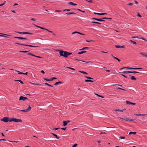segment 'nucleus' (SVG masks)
Masks as SVG:
<instances>
[{
	"mask_svg": "<svg viewBox=\"0 0 147 147\" xmlns=\"http://www.w3.org/2000/svg\"><path fill=\"white\" fill-rule=\"evenodd\" d=\"M56 51L59 52L60 56H63L65 58L68 57L67 56L70 55L72 53H69L61 50H57Z\"/></svg>",
	"mask_w": 147,
	"mask_h": 147,
	"instance_id": "obj_1",
	"label": "nucleus"
},
{
	"mask_svg": "<svg viewBox=\"0 0 147 147\" xmlns=\"http://www.w3.org/2000/svg\"><path fill=\"white\" fill-rule=\"evenodd\" d=\"M1 121H3L5 122H7L8 121L11 122L10 121L11 119H9L8 117H4L3 119H1Z\"/></svg>",
	"mask_w": 147,
	"mask_h": 147,
	"instance_id": "obj_2",
	"label": "nucleus"
},
{
	"mask_svg": "<svg viewBox=\"0 0 147 147\" xmlns=\"http://www.w3.org/2000/svg\"><path fill=\"white\" fill-rule=\"evenodd\" d=\"M11 121H14L16 122H21L22 120L20 119H18L12 117L11 119Z\"/></svg>",
	"mask_w": 147,
	"mask_h": 147,
	"instance_id": "obj_3",
	"label": "nucleus"
},
{
	"mask_svg": "<svg viewBox=\"0 0 147 147\" xmlns=\"http://www.w3.org/2000/svg\"><path fill=\"white\" fill-rule=\"evenodd\" d=\"M15 43L18 44V45H22V46H25L30 47H39L37 46H32V45H30L24 44H22L21 43H17V42H16Z\"/></svg>",
	"mask_w": 147,
	"mask_h": 147,
	"instance_id": "obj_4",
	"label": "nucleus"
},
{
	"mask_svg": "<svg viewBox=\"0 0 147 147\" xmlns=\"http://www.w3.org/2000/svg\"><path fill=\"white\" fill-rule=\"evenodd\" d=\"M118 118H120L121 119H123L124 120L128 121H131L134 120V119H128L126 117H125L124 118H121L120 117H118Z\"/></svg>",
	"mask_w": 147,
	"mask_h": 147,
	"instance_id": "obj_5",
	"label": "nucleus"
},
{
	"mask_svg": "<svg viewBox=\"0 0 147 147\" xmlns=\"http://www.w3.org/2000/svg\"><path fill=\"white\" fill-rule=\"evenodd\" d=\"M15 32L17 33H18L20 34H32L33 33H29L28 32Z\"/></svg>",
	"mask_w": 147,
	"mask_h": 147,
	"instance_id": "obj_6",
	"label": "nucleus"
},
{
	"mask_svg": "<svg viewBox=\"0 0 147 147\" xmlns=\"http://www.w3.org/2000/svg\"><path fill=\"white\" fill-rule=\"evenodd\" d=\"M28 100V98L26 97H24L23 96H20V97L19 100Z\"/></svg>",
	"mask_w": 147,
	"mask_h": 147,
	"instance_id": "obj_7",
	"label": "nucleus"
},
{
	"mask_svg": "<svg viewBox=\"0 0 147 147\" xmlns=\"http://www.w3.org/2000/svg\"><path fill=\"white\" fill-rule=\"evenodd\" d=\"M14 38H16L18 39H19L21 40H27L28 39L26 38H23L22 37H17V36H14L13 37Z\"/></svg>",
	"mask_w": 147,
	"mask_h": 147,
	"instance_id": "obj_8",
	"label": "nucleus"
},
{
	"mask_svg": "<svg viewBox=\"0 0 147 147\" xmlns=\"http://www.w3.org/2000/svg\"><path fill=\"white\" fill-rule=\"evenodd\" d=\"M27 54L28 55H31V56H34L35 57H37V58H41V59L42 58V57H40L39 56H37L31 53H28Z\"/></svg>",
	"mask_w": 147,
	"mask_h": 147,
	"instance_id": "obj_9",
	"label": "nucleus"
},
{
	"mask_svg": "<svg viewBox=\"0 0 147 147\" xmlns=\"http://www.w3.org/2000/svg\"><path fill=\"white\" fill-rule=\"evenodd\" d=\"M92 19L95 20H96L97 21H100V22H101V21L105 22V20H102V19H98V18H92Z\"/></svg>",
	"mask_w": 147,
	"mask_h": 147,
	"instance_id": "obj_10",
	"label": "nucleus"
},
{
	"mask_svg": "<svg viewBox=\"0 0 147 147\" xmlns=\"http://www.w3.org/2000/svg\"><path fill=\"white\" fill-rule=\"evenodd\" d=\"M38 28H41V29H42L43 30H46L47 31H48V32H51V33H52L53 32L52 31H51L49 30H48V29H46V28H43V27H40V26H39Z\"/></svg>",
	"mask_w": 147,
	"mask_h": 147,
	"instance_id": "obj_11",
	"label": "nucleus"
},
{
	"mask_svg": "<svg viewBox=\"0 0 147 147\" xmlns=\"http://www.w3.org/2000/svg\"><path fill=\"white\" fill-rule=\"evenodd\" d=\"M75 33H78V34H81V35H85V34H83V33H80V32H77V31H75V32H73L72 33V34H75Z\"/></svg>",
	"mask_w": 147,
	"mask_h": 147,
	"instance_id": "obj_12",
	"label": "nucleus"
},
{
	"mask_svg": "<svg viewBox=\"0 0 147 147\" xmlns=\"http://www.w3.org/2000/svg\"><path fill=\"white\" fill-rule=\"evenodd\" d=\"M119 73H123V74H128V73H131V71H123L122 72H119Z\"/></svg>",
	"mask_w": 147,
	"mask_h": 147,
	"instance_id": "obj_13",
	"label": "nucleus"
},
{
	"mask_svg": "<svg viewBox=\"0 0 147 147\" xmlns=\"http://www.w3.org/2000/svg\"><path fill=\"white\" fill-rule=\"evenodd\" d=\"M94 13L95 14H97V15H105V14H107V13H96V12H94Z\"/></svg>",
	"mask_w": 147,
	"mask_h": 147,
	"instance_id": "obj_14",
	"label": "nucleus"
},
{
	"mask_svg": "<svg viewBox=\"0 0 147 147\" xmlns=\"http://www.w3.org/2000/svg\"><path fill=\"white\" fill-rule=\"evenodd\" d=\"M134 115L137 116H144L146 115L145 114H134Z\"/></svg>",
	"mask_w": 147,
	"mask_h": 147,
	"instance_id": "obj_15",
	"label": "nucleus"
},
{
	"mask_svg": "<svg viewBox=\"0 0 147 147\" xmlns=\"http://www.w3.org/2000/svg\"><path fill=\"white\" fill-rule=\"evenodd\" d=\"M62 83L61 81H59L58 82H56L54 84V85H57L59 84H62Z\"/></svg>",
	"mask_w": 147,
	"mask_h": 147,
	"instance_id": "obj_16",
	"label": "nucleus"
},
{
	"mask_svg": "<svg viewBox=\"0 0 147 147\" xmlns=\"http://www.w3.org/2000/svg\"><path fill=\"white\" fill-rule=\"evenodd\" d=\"M129 76L130 77L131 79V80H136V78L135 77H134V76H131V75H129Z\"/></svg>",
	"mask_w": 147,
	"mask_h": 147,
	"instance_id": "obj_17",
	"label": "nucleus"
},
{
	"mask_svg": "<svg viewBox=\"0 0 147 147\" xmlns=\"http://www.w3.org/2000/svg\"><path fill=\"white\" fill-rule=\"evenodd\" d=\"M86 52V51H82L80 52H78V54L79 55L81 54L84 53H85Z\"/></svg>",
	"mask_w": 147,
	"mask_h": 147,
	"instance_id": "obj_18",
	"label": "nucleus"
},
{
	"mask_svg": "<svg viewBox=\"0 0 147 147\" xmlns=\"http://www.w3.org/2000/svg\"><path fill=\"white\" fill-rule=\"evenodd\" d=\"M71 14H76V13L74 12H68L66 13L67 15H69Z\"/></svg>",
	"mask_w": 147,
	"mask_h": 147,
	"instance_id": "obj_19",
	"label": "nucleus"
},
{
	"mask_svg": "<svg viewBox=\"0 0 147 147\" xmlns=\"http://www.w3.org/2000/svg\"><path fill=\"white\" fill-rule=\"evenodd\" d=\"M85 81L86 82H93V81L91 80H85Z\"/></svg>",
	"mask_w": 147,
	"mask_h": 147,
	"instance_id": "obj_20",
	"label": "nucleus"
},
{
	"mask_svg": "<svg viewBox=\"0 0 147 147\" xmlns=\"http://www.w3.org/2000/svg\"><path fill=\"white\" fill-rule=\"evenodd\" d=\"M51 134H53V135L55 137V138L57 139H59V137H58L57 135L53 133H51Z\"/></svg>",
	"mask_w": 147,
	"mask_h": 147,
	"instance_id": "obj_21",
	"label": "nucleus"
},
{
	"mask_svg": "<svg viewBox=\"0 0 147 147\" xmlns=\"http://www.w3.org/2000/svg\"><path fill=\"white\" fill-rule=\"evenodd\" d=\"M15 81H18L21 84H23L24 83L23 82L21 81V80H14Z\"/></svg>",
	"mask_w": 147,
	"mask_h": 147,
	"instance_id": "obj_22",
	"label": "nucleus"
},
{
	"mask_svg": "<svg viewBox=\"0 0 147 147\" xmlns=\"http://www.w3.org/2000/svg\"><path fill=\"white\" fill-rule=\"evenodd\" d=\"M27 72H26V73H23V72H18V74H23L24 75H27Z\"/></svg>",
	"mask_w": 147,
	"mask_h": 147,
	"instance_id": "obj_23",
	"label": "nucleus"
},
{
	"mask_svg": "<svg viewBox=\"0 0 147 147\" xmlns=\"http://www.w3.org/2000/svg\"><path fill=\"white\" fill-rule=\"evenodd\" d=\"M114 111H120L121 112L123 111V110H120L119 109H116Z\"/></svg>",
	"mask_w": 147,
	"mask_h": 147,
	"instance_id": "obj_24",
	"label": "nucleus"
},
{
	"mask_svg": "<svg viewBox=\"0 0 147 147\" xmlns=\"http://www.w3.org/2000/svg\"><path fill=\"white\" fill-rule=\"evenodd\" d=\"M63 126H66L67 124V121H63Z\"/></svg>",
	"mask_w": 147,
	"mask_h": 147,
	"instance_id": "obj_25",
	"label": "nucleus"
},
{
	"mask_svg": "<svg viewBox=\"0 0 147 147\" xmlns=\"http://www.w3.org/2000/svg\"><path fill=\"white\" fill-rule=\"evenodd\" d=\"M136 132H134L131 131V132H130L129 133V135H131V134H136Z\"/></svg>",
	"mask_w": 147,
	"mask_h": 147,
	"instance_id": "obj_26",
	"label": "nucleus"
},
{
	"mask_svg": "<svg viewBox=\"0 0 147 147\" xmlns=\"http://www.w3.org/2000/svg\"><path fill=\"white\" fill-rule=\"evenodd\" d=\"M28 52H29L28 51H19V52H22V53H27Z\"/></svg>",
	"mask_w": 147,
	"mask_h": 147,
	"instance_id": "obj_27",
	"label": "nucleus"
},
{
	"mask_svg": "<svg viewBox=\"0 0 147 147\" xmlns=\"http://www.w3.org/2000/svg\"><path fill=\"white\" fill-rule=\"evenodd\" d=\"M79 72H81V73H83L84 74H88V73L85 72H84V71H79Z\"/></svg>",
	"mask_w": 147,
	"mask_h": 147,
	"instance_id": "obj_28",
	"label": "nucleus"
},
{
	"mask_svg": "<svg viewBox=\"0 0 147 147\" xmlns=\"http://www.w3.org/2000/svg\"><path fill=\"white\" fill-rule=\"evenodd\" d=\"M130 42L133 43L134 44L136 45V42L134 41L131 40H130Z\"/></svg>",
	"mask_w": 147,
	"mask_h": 147,
	"instance_id": "obj_29",
	"label": "nucleus"
},
{
	"mask_svg": "<svg viewBox=\"0 0 147 147\" xmlns=\"http://www.w3.org/2000/svg\"><path fill=\"white\" fill-rule=\"evenodd\" d=\"M126 102L127 103V104H130V105H132V103L131 102L128 101H127V100L126 101Z\"/></svg>",
	"mask_w": 147,
	"mask_h": 147,
	"instance_id": "obj_30",
	"label": "nucleus"
},
{
	"mask_svg": "<svg viewBox=\"0 0 147 147\" xmlns=\"http://www.w3.org/2000/svg\"><path fill=\"white\" fill-rule=\"evenodd\" d=\"M31 107H30V105H29L28 107L26 109L28 112L31 109Z\"/></svg>",
	"mask_w": 147,
	"mask_h": 147,
	"instance_id": "obj_31",
	"label": "nucleus"
},
{
	"mask_svg": "<svg viewBox=\"0 0 147 147\" xmlns=\"http://www.w3.org/2000/svg\"><path fill=\"white\" fill-rule=\"evenodd\" d=\"M113 57L115 59H117L119 62H120V61H121V60L120 59H119L118 58L116 57H115L114 56H113Z\"/></svg>",
	"mask_w": 147,
	"mask_h": 147,
	"instance_id": "obj_32",
	"label": "nucleus"
},
{
	"mask_svg": "<svg viewBox=\"0 0 147 147\" xmlns=\"http://www.w3.org/2000/svg\"><path fill=\"white\" fill-rule=\"evenodd\" d=\"M92 23H95V24H101V23H100L98 22H96L93 21V22H92Z\"/></svg>",
	"mask_w": 147,
	"mask_h": 147,
	"instance_id": "obj_33",
	"label": "nucleus"
},
{
	"mask_svg": "<svg viewBox=\"0 0 147 147\" xmlns=\"http://www.w3.org/2000/svg\"><path fill=\"white\" fill-rule=\"evenodd\" d=\"M140 54H141V55H142V56H144V57H146V53H143L142 52H141L140 53Z\"/></svg>",
	"mask_w": 147,
	"mask_h": 147,
	"instance_id": "obj_34",
	"label": "nucleus"
},
{
	"mask_svg": "<svg viewBox=\"0 0 147 147\" xmlns=\"http://www.w3.org/2000/svg\"><path fill=\"white\" fill-rule=\"evenodd\" d=\"M142 69V68H140V67L133 68V69Z\"/></svg>",
	"mask_w": 147,
	"mask_h": 147,
	"instance_id": "obj_35",
	"label": "nucleus"
},
{
	"mask_svg": "<svg viewBox=\"0 0 147 147\" xmlns=\"http://www.w3.org/2000/svg\"><path fill=\"white\" fill-rule=\"evenodd\" d=\"M95 95H97V96H99V97H101V98H104V97L103 96H101V95H99L97 94H96L95 93Z\"/></svg>",
	"mask_w": 147,
	"mask_h": 147,
	"instance_id": "obj_36",
	"label": "nucleus"
},
{
	"mask_svg": "<svg viewBox=\"0 0 147 147\" xmlns=\"http://www.w3.org/2000/svg\"><path fill=\"white\" fill-rule=\"evenodd\" d=\"M124 68H127V69H133V67H124L121 68V69H122Z\"/></svg>",
	"mask_w": 147,
	"mask_h": 147,
	"instance_id": "obj_37",
	"label": "nucleus"
},
{
	"mask_svg": "<svg viewBox=\"0 0 147 147\" xmlns=\"http://www.w3.org/2000/svg\"><path fill=\"white\" fill-rule=\"evenodd\" d=\"M56 79H57V78H55V77H53V78H52L50 79V81H52L53 80Z\"/></svg>",
	"mask_w": 147,
	"mask_h": 147,
	"instance_id": "obj_38",
	"label": "nucleus"
},
{
	"mask_svg": "<svg viewBox=\"0 0 147 147\" xmlns=\"http://www.w3.org/2000/svg\"><path fill=\"white\" fill-rule=\"evenodd\" d=\"M21 111H23L24 112H28V111H27V109H25V110H21Z\"/></svg>",
	"mask_w": 147,
	"mask_h": 147,
	"instance_id": "obj_39",
	"label": "nucleus"
},
{
	"mask_svg": "<svg viewBox=\"0 0 147 147\" xmlns=\"http://www.w3.org/2000/svg\"><path fill=\"white\" fill-rule=\"evenodd\" d=\"M139 72H138L136 71H131V73H134V74H135L137 73H139Z\"/></svg>",
	"mask_w": 147,
	"mask_h": 147,
	"instance_id": "obj_40",
	"label": "nucleus"
},
{
	"mask_svg": "<svg viewBox=\"0 0 147 147\" xmlns=\"http://www.w3.org/2000/svg\"><path fill=\"white\" fill-rule=\"evenodd\" d=\"M81 61L82 62H85V63H89L91 62V61H84L83 60Z\"/></svg>",
	"mask_w": 147,
	"mask_h": 147,
	"instance_id": "obj_41",
	"label": "nucleus"
},
{
	"mask_svg": "<svg viewBox=\"0 0 147 147\" xmlns=\"http://www.w3.org/2000/svg\"><path fill=\"white\" fill-rule=\"evenodd\" d=\"M88 48H89L88 47H84V48H82V49H79V50H84V49H88Z\"/></svg>",
	"mask_w": 147,
	"mask_h": 147,
	"instance_id": "obj_42",
	"label": "nucleus"
},
{
	"mask_svg": "<svg viewBox=\"0 0 147 147\" xmlns=\"http://www.w3.org/2000/svg\"><path fill=\"white\" fill-rule=\"evenodd\" d=\"M45 84H46L49 86H50V87H53V86L51 85H50L49 84L47 83H45Z\"/></svg>",
	"mask_w": 147,
	"mask_h": 147,
	"instance_id": "obj_43",
	"label": "nucleus"
},
{
	"mask_svg": "<svg viewBox=\"0 0 147 147\" xmlns=\"http://www.w3.org/2000/svg\"><path fill=\"white\" fill-rule=\"evenodd\" d=\"M43 79L46 81H50V79H48L45 78H44Z\"/></svg>",
	"mask_w": 147,
	"mask_h": 147,
	"instance_id": "obj_44",
	"label": "nucleus"
},
{
	"mask_svg": "<svg viewBox=\"0 0 147 147\" xmlns=\"http://www.w3.org/2000/svg\"><path fill=\"white\" fill-rule=\"evenodd\" d=\"M5 2H6V1H4V2H3V3H2V4H1L0 5V6H1L3 5L4 4H5Z\"/></svg>",
	"mask_w": 147,
	"mask_h": 147,
	"instance_id": "obj_45",
	"label": "nucleus"
},
{
	"mask_svg": "<svg viewBox=\"0 0 147 147\" xmlns=\"http://www.w3.org/2000/svg\"><path fill=\"white\" fill-rule=\"evenodd\" d=\"M86 77L87 78V79H93V78H91L90 77H87V76H86Z\"/></svg>",
	"mask_w": 147,
	"mask_h": 147,
	"instance_id": "obj_46",
	"label": "nucleus"
},
{
	"mask_svg": "<svg viewBox=\"0 0 147 147\" xmlns=\"http://www.w3.org/2000/svg\"><path fill=\"white\" fill-rule=\"evenodd\" d=\"M77 9L78 10H79V11H81V12H83V13L85 12V11H82V10H81V9Z\"/></svg>",
	"mask_w": 147,
	"mask_h": 147,
	"instance_id": "obj_47",
	"label": "nucleus"
},
{
	"mask_svg": "<svg viewBox=\"0 0 147 147\" xmlns=\"http://www.w3.org/2000/svg\"><path fill=\"white\" fill-rule=\"evenodd\" d=\"M30 83L31 84H34V85H41L40 84H34V83H32L31 82H30Z\"/></svg>",
	"mask_w": 147,
	"mask_h": 147,
	"instance_id": "obj_48",
	"label": "nucleus"
},
{
	"mask_svg": "<svg viewBox=\"0 0 147 147\" xmlns=\"http://www.w3.org/2000/svg\"><path fill=\"white\" fill-rule=\"evenodd\" d=\"M115 47L116 48H120L121 46L120 45H115Z\"/></svg>",
	"mask_w": 147,
	"mask_h": 147,
	"instance_id": "obj_49",
	"label": "nucleus"
},
{
	"mask_svg": "<svg viewBox=\"0 0 147 147\" xmlns=\"http://www.w3.org/2000/svg\"><path fill=\"white\" fill-rule=\"evenodd\" d=\"M7 140H5V139H0V142H1V141H7Z\"/></svg>",
	"mask_w": 147,
	"mask_h": 147,
	"instance_id": "obj_50",
	"label": "nucleus"
},
{
	"mask_svg": "<svg viewBox=\"0 0 147 147\" xmlns=\"http://www.w3.org/2000/svg\"><path fill=\"white\" fill-rule=\"evenodd\" d=\"M131 38H139V37L138 36H132L131 37Z\"/></svg>",
	"mask_w": 147,
	"mask_h": 147,
	"instance_id": "obj_51",
	"label": "nucleus"
},
{
	"mask_svg": "<svg viewBox=\"0 0 147 147\" xmlns=\"http://www.w3.org/2000/svg\"><path fill=\"white\" fill-rule=\"evenodd\" d=\"M68 4L69 5H73L74 4V3H73V2H69V3H68Z\"/></svg>",
	"mask_w": 147,
	"mask_h": 147,
	"instance_id": "obj_52",
	"label": "nucleus"
},
{
	"mask_svg": "<svg viewBox=\"0 0 147 147\" xmlns=\"http://www.w3.org/2000/svg\"><path fill=\"white\" fill-rule=\"evenodd\" d=\"M139 38H140V39H142L143 40H144L145 41H147V40H146L144 38H143V37H141V38H139Z\"/></svg>",
	"mask_w": 147,
	"mask_h": 147,
	"instance_id": "obj_53",
	"label": "nucleus"
},
{
	"mask_svg": "<svg viewBox=\"0 0 147 147\" xmlns=\"http://www.w3.org/2000/svg\"><path fill=\"white\" fill-rule=\"evenodd\" d=\"M125 138V137L124 136H121L119 137V138L121 139H124Z\"/></svg>",
	"mask_w": 147,
	"mask_h": 147,
	"instance_id": "obj_54",
	"label": "nucleus"
},
{
	"mask_svg": "<svg viewBox=\"0 0 147 147\" xmlns=\"http://www.w3.org/2000/svg\"><path fill=\"white\" fill-rule=\"evenodd\" d=\"M67 68H69L70 69H71L74 70H75V69L74 68H71L70 67H67Z\"/></svg>",
	"mask_w": 147,
	"mask_h": 147,
	"instance_id": "obj_55",
	"label": "nucleus"
},
{
	"mask_svg": "<svg viewBox=\"0 0 147 147\" xmlns=\"http://www.w3.org/2000/svg\"><path fill=\"white\" fill-rule=\"evenodd\" d=\"M70 10V9H65L63 10V11H69Z\"/></svg>",
	"mask_w": 147,
	"mask_h": 147,
	"instance_id": "obj_56",
	"label": "nucleus"
},
{
	"mask_svg": "<svg viewBox=\"0 0 147 147\" xmlns=\"http://www.w3.org/2000/svg\"><path fill=\"white\" fill-rule=\"evenodd\" d=\"M137 16L139 17H142V16L138 13Z\"/></svg>",
	"mask_w": 147,
	"mask_h": 147,
	"instance_id": "obj_57",
	"label": "nucleus"
},
{
	"mask_svg": "<svg viewBox=\"0 0 147 147\" xmlns=\"http://www.w3.org/2000/svg\"><path fill=\"white\" fill-rule=\"evenodd\" d=\"M86 1L88 2H90V3H92L93 2V1L92 0H90L89 1H88L87 0H86Z\"/></svg>",
	"mask_w": 147,
	"mask_h": 147,
	"instance_id": "obj_58",
	"label": "nucleus"
},
{
	"mask_svg": "<svg viewBox=\"0 0 147 147\" xmlns=\"http://www.w3.org/2000/svg\"><path fill=\"white\" fill-rule=\"evenodd\" d=\"M77 145H78L77 144H75L72 146V147H76Z\"/></svg>",
	"mask_w": 147,
	"mask_h": 147,
	"instance_id": "obj_59",
	"label": "nucleus"
},
{
	"mask_svg": "<svg viewBox=\"0 0 147 147\" xmlns=\"http://www.w3.org/2000/svg\"><path fill=\"white\" fill-rule=\"evenodd\" d=\"M0 34H3V35H7V36H11V35H8V34H3V33H0Z\"/></svg>",
	"mask_w": 147,
	"mask_h": 147,
	"instance_id": "obj_60",
	"label": "nucleus"
},
{
	"mask_svg": "<svg viewBox=\"0 0 147 147\" xmlns=\"http://www.w3.org/2000/svg\"><path fill=\"white\" fill-rule=\"evenodd\" d=\"M59 129V128H53L52 129L53 130H58V129Z\"/></svg>",
	"mask_w": 147,
	"mask_h": 147,
	"instance_id": "obj_61",
	"label": "nucleus"
},
{
	"mask_svg": "<svg viewBox=\"0 0 147 147\" xmlns=\"http://www.w3.org/2000/svg\"><path fill=\"white\" fill-rule=\"evenodd\" d=\"M66 127H65V128H61V129H62L64 130H65L66 129Z\"/></svg>",
	"mask_w": 147,
	"mask_h": 147,
	"instance_id": "obj_62",
	"label": "nucleus"
},
{
	"mask_svg": "<svg viewBox=\"0 0 147 147\" xmlns=\"http://www.w3.org/2000/svg\"><path fill=\"white\" fill-rule=\"evenodd\" d=\"M121 75V76H123L124 77H125V78H127V76H126L125 75H124V74H122Z\"/></svg>",
	"mask_w": 147,
	"mask_h": 147,
	"instance_id": "obj_63",
	"label": "nucleus"
},
{
	"mask_svg": "<svg viewBox=\"0 0 147 147\" xmlns=\"http://www.w3.org/2000/svg\"><path fill=\"white\" fill-rule=\"evenodd\" d=\"M133 5V3H129L128 4V5Z\"/></svg>",
	"mask_w": 147,
	"mask_h": 147,
	"instance_id": "obj_64",
	"label": "nucleus"
}]
</instances>
